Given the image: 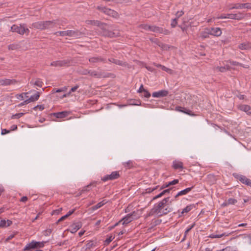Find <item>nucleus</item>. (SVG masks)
<instances>
[{"label": "nucleus", "mask_w": 251, "mask_h": 251, "mask_svg": "<svg viewBox=\"0 0 251 251\" xmlns=\"http://www.w3.org/2000/svg\"><path fill=\"white\" fill-rule=\"evenodd\" d=\"M143 93L144 97L149 98L151 97V94L146 89L145 91H144Z\"/></svg>", "instance_id": "nucleus-54"}, {"label": "nucleus", "mask_w": 251, "mask_h": 251, "mask_svg": "<svg viewBox=\"0 0 251 251\" xmlns=\"http://www.w3.org/2000/svg\"><path fill=\"white\" fill-rule=\"evenodd\" d=\"M62 208H59L57 209H56V210H54L52 211L51 212V215H57L58 214H59V213L62 211Z\"/></svg>", "instance_id": "nucleus-49"}, {"label": "nucleus", "mask_w": 251, "mask_h": 251, "mask_svg": "<svg viewBox=\"0 0 251 251\" xmlns=\"http://www.w3.org/2000/svg\"><path fill=\"white\" fill-rule=\"evenodd\" d=\"M52 232V230L51 229H48L44 231V235L49 236Z\"/></svg>", "instance_id": "nucleus-60"}, {"label": "nucleus", "mask_w": 251, "mask_h": 251, "mask_svg": "<svg viewBox=\"0 0 251 251\" xmlns=\"http://www.w3.org/2000/svg\"><path fill=\"white\" fill-rule=\"evenodd\" d=\"M145 90H146V89H144L143 85L142 84L140 86L139 90H138V92L139 93H143L144 91H145Z\"/></svg>", "instance_id": "nucleus-61"}, {"label": "nucleus", "mask_w": 251, "mask_h": 251, "mask_svg": "<svg viewBox=\"0 0 251 251\" xmlns=\"http://www.w3.org/2000/svg\"><path fill=\"white\" fill-rule=\"evenodd\" d=\"M195 225V224L194 223L192 225H191L188 228H187L185 230V235H184V237L183 238V240L184 239L185 237L186 236V235L187 234V233L194 227Z\"/></svg>", "instance_id": "nucleus-42"}, {"label": "nucleus", "mask_w": 251, "mask_h": 251, "mask_svg": "<svg viewBox=\"0 0 251 251\" xmlns=\"http://www.w3.org/2000/svg\"><path fill=\"white\" fill-rule=\"evenodd\" d=\"M250 3H235V4H230L227 6L228 9L229 10L233 9H242V8H250L251 7L250 6Z\"/></svg>", "instance_id": "nucleus-7"}, {"label": "nucleus", "mask_w": 251, "mask_h": 251, "mask_svg": "<svg viewBox=\"0 0 251 251\" xmlns=\"http://www.w3.org/2000/svg\"><path fill=\"white\" fill-rule=\"evenodd\" d=\"M238 109L246 112L248 115L251 116V107L247 104H240L238 107Z\"/></svg>", "instance_id": "nucleus-16"}, {"label": "nucleus", "mask_w": 251, "mask_h": 251, "mask_svg": "<svg viewBox=\"0 0 251 251\" xmlns=\"http://www.w3.org/2000/svg\"><path fill=\"white\" fill-rule=\"evenodd\" d=\"M227 18L233 20H241L245 17L243 13L238 12L237 14H227Z\"/></svg>", "instance_id": "nucleus-11"}, {"label": "nucleus", "mask_w": 251, "mask_h": 251, "mask_svg": "<svg viewBox=\"0 0 251 251\" xmlns=\"http://www.w3.org/2000/svg\"><path fill=\"white\" fill-rule=\"evenodd\" d=\"M237 202V201L233 198H229L227 200V204H235Z\"/></svg>", "instance_id": "nucleus-37"}, {"label": "nucleus", "mask_w": 251, "mask_h": 251, "mask_svg": "<svg viewBox=\"0 0 251 251\" xmlns=\"http://www.w3.org/2000/svg\"><path fill=\"white\" fill-rule=\"evenodd\" d=\"M46 242H37L32 241L30 243L26 245L24 249V251H29L31 249H35L38 248H41L44 247Z\"/></svg>", "instance_id": "nucleus-4"}, {"label": "nucleus", "mask_w": 251, "mask_h": 251, "mask_svg": "<svg viewBox=\"0 0 251 251\" xmlns=\"http://www.w3.org/2000/svg\"><path fill=\"white\" fill-rule=\"evenodd\" d=\"M11 30L21 35H23L24 33L28 34L29 32V30L27 28H25V24L20 25V26L13 25L11 27Z\"/></svg>", "instance_id": "nucleus-3"}, {"label": "nucleus", "mask_w": 251, "mask_h": 251, "mask_svg": "<svg viewBox=\"0 0 251 251\" xmlns=\"http://www.w3.org/2000/svg\"><path fill=\"white\" fill-rule=\"evenodd\" d=\"M17 82L15 79H9L7 78L0 79V85L8 86L15 84Z\"/></svg>", "instance_id": "nucleus-14"}, {"label": "nucleus", "mask_w": 251, "mask_h": 251, "mask_svg": "<svg viewBox=\"0 0 251 251\" xmlns=\"http://www.w3.org/2000/svg\"><path fill=\"white\" fill-rule=\"evenodd\" d=\"M161 220H159V219L155 220L154 221H152V222L151 223L152 226H151L152 227L153 226L158 225L161 223Z\"/></svg>", "instance_id": "nucleus-46"}, {"label": "nucleus", "mask_w": 251, "mask_h": 251, "mask_svg": "<svg viewBox=\"0 0 251 251\" xmlns=\"http://www.w3.org/2000/svg\"><path fill=\"white\" fill-rule=\"evenodd\" d=\"M168 93L169 92L167 90H161L153 92L152 95V97L154 98H161L167 96Z\"/></svg>", "instance_id": "nucleus-17"}, {"label": "nucleus", "mask_w": 251, "mask_h": 251, "mask_svg": "<svg viewBox=\"0 0 251 251\" xmlns=\"http://www.w3.org/2000/svg\"><path fill=\"white\" fill-rule=\"evenodd\" d=\"M123 166L126 169H130L133 167V162L131 160H129L123 163Z\"/></svg>", "instance_id": "nucleus-33"}, {"label": "nucleus", "mask_w": 251, "mask_h": 251, "mask_svg": "<svg viewBox=\"0 0 251 251\" xmlns=\"http://www.w3.org/2000/svg\"><path fill=\"white\" fill-rule=\"evenodd\" d=\"M20 48V46L18 44H12L8 46V49L9 50H15Z\"/></svg>", "instance_id": "nucleus-34"}, {"label": "nucleus", "mask_w": 251, "mask_h": 251, "mask_svg": "<svg viewBox=\"0 0 251 251\" xmlns=\"http://www.w3.org/2000/svg\"><path fill=\"white\" fill-rule=\"evenodd\" d=\"M177 24V18H175L172 20L171 25V27L174 28L176 26Z\"/></svg>", "instance_id": "nucleus-43"}, {"label": "nucleus", "mask_w": 251, "mask_h": 251, "mask_svg": "<svg viewBox=\"0 0 251 251\" xmlns=\"http://www.w3.org/2000/svg\"><path fill=\"white\" fill-rule=\"evenodd\" d=\"M184 110H183V113L188 114L189 115H195L192 113V111L189 109H187L186 108H183Z\"/></svg>", "instance_id": "nucleus-51"}, {"label": "nucleus", "mask_w": 251, "mask_h": 251, "mask_svg": "<svg viewBox=\"0 0 251 251\" xmlns=\"http://www.w3.org/2000/svg\"><path fill=\"white\" fill-rule=\"evenodd\" d=\"M195 207L194 204H190L187 205L186 207H185L181 212V214L179 215V217H181L182 214L186 213H188L192 209Z\"/></svg>", "instance_id": "nucleus-26"}, {"label": "nucleus", "mask_w": 251, "mask_h": 251, "mask_svg": "<svg viewBox=\"0 0 251 251\" xmlns=\"http://www.w3.org/2000/svg\"><path fill=\"white\" fill-rule=\"evenodd\" d=\"M178 179H174L172 181L169 182L166 185V187H169L171 185H175L178 183Z\"/></svg>", "instance_id": "nucleus-40"}, {"label": "nucleus", "mask_w": 251, "mask_h": 251, "mask_svg": "<svg viewBox=\"0 0 251 251\" xmlns=\"http://www.w3.org/2000/svg\"><path fill=\"white\" fill-rule=\"evenodd\" d=\"M56 34H59L61 36H68L70 37H74L77 38L81 35V32L79 31L78 30H67V31H58L56 32Z\"/></svg>", "instance_id": "nucleus-5"}, {"label": "nucleus", "mask_w": 251, "mask_h": 251, "mask_svg": "<svg viewBox=\"0 0 251 251\" xmlns=\"http://www.w3.org/2000/svg\"><path fill=\"white\" fill-rule=\"evenodd\" d=\"M169 200L170 197H168L155 203L147 215V217L154 215H156L158 217H162L172 212L173 210V208L171 206L172 201Z\"/></svg>", "instance_id": "nucleus-1"}, {"label": "nucleus", "mask_w": 251, "mask_h": 251, "mask_svg": "<svg viewBox=\"0 0 251 251\" xmlns=\"http://www.w3.org/2000/svg\"><path fill=\"white\" fill-rule=\"evenodd\" d=\"M43 22L44 29L55 27L57 24V20L47 21Z\"/></svg>", "instance_id": "nucleus-12"}, {"label": "nucleus", "mask_w": 251, "mask_h": 251, "mask_svg": "<svg viewBox=\"0 0 251 251\" xmlns=\"http://www.w3.org/2000/svg\"><path fill=\"white\" fill-rule=\"evenodd\" d=\"M209 34L215 36H219L222 34V31L219 27H213L209 29Z\"/></svg>", "instance_id": "nucleus-18"}, {"label": "nucleus", "mask_w": 251, "mask_h": 251, "mask_svg": "<svg viewBox=\"0 0 251 251\" xmlns=\"http://www.w3.org/2000/svg\"><path fill=\"white\" fill-rule=\"evenodd\" d=\"M70 63V61L67 59L53 61L50 63V65L55 67H63L68 66Z\"/></svg>", "instance_id": "nucleus-10"}, {"label": "nucleus", "mask_w": 251, "mask_h": 251, "mask_svg": "<svg viewBox=\"0 0 251 251\" xmlns=\"http://www.w3.org/2000/svg\"><path fill=\"white\" fill-rule=\"evenodd\" d=\"M237 178L242 183L251 187V180L243 175H237Z\"/></svg>", "instance_id": "nucleus-13"}, {"label": "nucleus", "mask_w": 251, "mask_h": 251, "mask_svg": "<svg viewBox=\"0 0 251 251\" xmlns=\"http://www.w3.org/2000/svg\"><path fill=\"white\" fill-rule=\"evenodd\" d=\"M6 227V221L5 220H1L0 222V227Z\"/></svg>", "instance_id": "nucleus-53"}, {"label": "nucleus", "mask_w": 251, "mask_h": 251, "mask_svg": "<svg viewBox=\"0 0 251 251\" xmlns=\"http://www.w3.org/2000/svg\"><path fill=\"white\" fill-rule=\"evenodd\" d=\"M82 227V224L81 222H77L74 223L71 226V231L73 233L76 232L78 229Z\"/></svg>", "instance_id": "nucleus-21"}, {"label": "nucleus", "mask_w": 251, "mask_h": 251, "mask_svg": "<svg viewBox=\"0 0 251 251\" xmlns=\"http://www.w3.org/2000/svg\"><path fill=\"white\" fill-rule=\"evenodd\" d=\"M68 218L67 216L66 215L61 217L57 221L56 224H58L60 222H62L67 219Z\"/></svg>", "instance_id": "nucleus-59"}, {"label": "nucleus", "mask_w": 251, "mask_h": 251, "mask_svg": "<svg viewBox=\"0 0 251 251\" xmlns=\"http://www.w3.org/2000/svg\"><path fill=\"white\" fill-rule=\"evenodd\" d=\"M30 84L32 85H34L39 87H42L43 84V82L41 80L40 78H37L35 81L33 80H32L30 81Z\"/></svg>", "instance_id": "nucleus-29"}, {"label": "nucleus", "mask_w": 251, "mask_h": 251, "mask_svg": "<svg viewBox=\"0 0 251 251\" xmlns=\"http://www.w3.org/2000/svg\"><path fill=\"white\" fill-rule=\"evenodd\" d=\"M89 61L91 63H98L100 62H102L104 63H105L106 62V59L103 58L101 56H94L92 57H91L89 59Z\"/></svg>", "instance_id": "nucleus-19"}, {"label": "nucleus", "mask_w": 251, "mask_h": 251, "mask_svg": "<svg viewBox=\"0 0 251 251\" xmlns=\"http://www.w3.org/2000/svg\"><path fill=\"white\" fill-rule=\"evenodd\" d=\"M193 188H194V186H192L191 187H188V188L185 189L184 190L180 191L175 196V198L176 199L179 196L187 194L189 192H190L192 190V189Z\"/></svg>", "instance_id": "nucleus-24"}, {"label": "nucleus", "mask_w": 251, "mask_h": 251, "mask_svg": "<svg viewBox=\"0 0 251 251\" xmlns=\"http://www.w3.org/2000/svg\"><path fill=\"white\" fill-rule=\"evenodd\" d=\"M238 48L242 50H248L251 49V43L244 42L238 45Z\"/></svg>", "instance_id": "nucleus-23"}, {"label": "nucleus", "mask_w": 251, "mask_h": 251, "mask_svg": "<svg viewBox=\"0 0 251 251\" xmlns=\"http://www.w3.org/2000/svg\"><path fill=\"white\" fill-rule=\"evenodd\" d=\"M150 40L151 42L154 43L158 46L159 45H160V44L161 43V42L158 39L156 38H151Z\"/></svg>", "instance_id": "nucleus-45"}, {"label": "nucleus", "mask_w": 251, "mask_h": 251, "mask_svg": "<svg viewBox=\"0 0 251 251\" xmlns=\"http://www.w3.org/2000/svg\"><path fill=\"white\" fill-rule=\"evenodd\" d=\"M40 97V93L37 92L35 95L31 96L29 99L30 102L37 100Z\"/></svg>", "instance_id": "nucleus-32"}, {"label": "nucleus", "mask_w": 251, "mask_h": 251, "mask_svg": "<svg viewBox=\"0 0 251 251\" xmlns=\"http://www.w3.org/2000/svg\"><path fill=\"white\" fill-rule=\"evenodd\" d=\"M108 61L109 62H112L115 64H117V65H118L120 66H125V67H127L128 68H131V66L129 65L128 63H127L126 62H123L119 60L115 59L114 58H109Z\"/></svg>", "instance_id": "nucleus-15"}, {"label": "nucleus", "mask_w": 251, "mask_h": 251, "mask_svg": "<svg viewBox=\"0 0 251 251\" xmlns=\"http://www.w3.org/2000/svg\"><path fill=\"white\" fill-rule=\"evenodd\" d=\"M26 94H27V93H22L21 94L18 95L17 98L18 99H21L22 100H23L24 99V95H26Z\"/></svg>", "instance_id": "nucleus-63"}, {"label": "nucleus", "mask_w": 251, "mask_h": 251, "mask_svg": "<svg viewBox=\"0 0 251 251\" xmlns=\"http://www.w3.org/2000/svg\"><path fill=\"white\" fill-rule=\"evenodd\" d=\"M229 63H230V64H231L232 65H234V66H243L242 64L241 63H239L238 62H236V61L229 60Z\"/></svg>", "instance_id": "nucleus-50"}, {"label": "nucleus", "mask_w": 251, "mask_h": 251, "mask_svg": "<svg viewBox=\"0 0 251 251\" xmlns=\"http://www.w3.org/2000/svg\"><path fill=\"white\" fill-rule=\"evenodd\" d=\"M159 47H160L162 50H166L173 47L172 46H170L167 44H163L162 42H161L160 45H159Z\"/></svg>", "instance_id": "nucleus-35"}, {"label": "nucleus", "mask_w": 251, "mask_h": 251, "mask_svg": "<svg viewBox=\"0 0 251 251\" xmlns=\"http://www.w3.org/2000/svg\"><path fill=\"white\" fill-rule=\"evenodd\" d=\"M134 219V217H132L131 215L129 214L126 215L125 217H124L121 220L119 221V222H122L123 225H126L131 221H132Z\"/></svg>", "instance_id": "nucleus-20"}, {"label": "nucleus", "mask_w": 251, "mask_h": 251, "mask_svg": "<svg viewBox=\"0 0 251 251\" xmlns=\"http://www.w3.org/2000/svg\"><path fill=\"white\" fill-rule=\"evenodd\" d=\"M33 27L41 30H44V25L43 22H38L33 23L32 25Z\"/></svg>", "instance_id": "nucleus-28"}, {"label": "nucleus", "mask_w": 251, "mask_h": 251, "mask_svg": "<svg viewBox=\"0 0 251 251\" xmlns=\"http://www.w3.org/2000/svg\"><path fill=\"white\" fill-rule=\"evenodd\" d=\"M53 115L57 118H63L68 116V112L67 111H62V112L54 113H53Z\"/></svg>", "instance_id": "nucleus-27"}, {"label": "nucleus", "mask_w": 251, "mask_h": 251, "mask_svg": "<svg viewBox=\"0 0 251 251\" xmlns=\"http://www.w3.org/2000/svg\"><path fill=\"white\" fill-rule=\"evenodd\" d=\"M87 23L88 25H93L99 26L100 28H101V26L105 25V23H102L98 20H88L87 21Z\"/></svg>", "instance_id": "nucleus-22"}, {"label": "nucleus", "mask_w": 251, "mask_h": 251, "mask_svg": "<svg viewBox=\"0 0 251 251\" xmlns=\"http://www.w3.org/2000/svg\"><path fill=\"white\" fill-rule=\"evenodd\" d=\"M66 90V88H64V89H56L55 88H54L52 89V93H60L61 92H64V91H65Z\"/></svg>", "instance_id": "nucleus-44"}, {"label": "nucleus", "mask_w": 251, "mask_h": 251, "mask_svg": "<svg viewBox=\"0 0 251 251\" xmlns=\"http://www.w3.org/2000/svg\"><path fill=\"white\" fill-rule=\"evenodd\" d=\"M114 238V237H112V236H110L109 238H107L104 241V245L109 244Z\"/></svg>", "instance_id": "nucleus-48"}, {"label": "nucleus", "mask_w": 251, "mask_h": 251, "mask_svg": "<svg viewBox=\"0 0 251 251\" xmlns=\"http://www.w3.org/2000/svg\"><path fill=\"white\" fill-rule=\"evenodd\" d=\"M140 27L144 29H145L146 30H150L151 31V25H147V24H143V25H140Z\"/></svg>", "instance_id": "nucleus-38"}, {"label": "nucleus", "mask_w": 251, "mask_h": 251, "mask_svg": "<svg viewBox=\"0 0 251 251\" xmlns=\"http://www.w3.org/2000/svg\"><path fill=\"white\" fill-rule=\"evenodd\" d=\"M106 203H107V201H106V200H104L102 201H101L99 202L96 205L92 207L91 209L93 210H97L98 208H99L101 207V206H102L103 205H104Z\"/></svg>", "instance_id": "nucleus-30"}, {"label": "nucleus", "mask_w": 251, "mask_h": 251, "mask_svg": "<svg viewBox=\"0 0 251 251\" xmlns=\"http://www.w3.org/2000/svg\"><path fill=\"white\" fill-rule=\"evenodd\" d=\"M94 246V244L93 242V241H90L86 245V249H90V248H91L92 247H93Z\"/></svg>", "instance_id": "nucleus-52"}, {"label": "nucleus", "mask_w": 251, "mask_h": 251, "mask_svg": "<svg viewBox=\"0 0 251 251\" xmlns=\"http://www.w3.org/2000/svg\"><path fill=\"white\" fill-rule=\"evenodd\" d=\"M173 167L176 170L182 169L183 168V164L182 162L174 161L173 163Z\"/></svg>", "instance_id": "nucleus-25"}, {"label": "nucleus", "mask_w": 251, "mask_h": 251, "mask_svg": "<svg viewBox=\"0 0 251 251\" xmlns=\"http://www.w3.org/2000/svg\"><path fill=\"white\" fill-rule=\"evenodd\" d=\"M97 8L100 11L114 18H116L118 15L116 11L105 7L98 6Z\"/></svg>", "instance_id": "nucleus-6"}, {"label": "nucleus", "mask_w": 251, "mask_h": 251, "mask_svg": "<svg viewBox=\"0 0 251 251\" xmlns=\"http://www.w3.org/2000/svg\"><path fill=\"white\" fill-rule=\"evenodd\" d=\"M151 31L159 33H163L165 35H169L170 34V31L166 29H164L162 27L156 26L155 25H151Z\"/></svg>", "instance_id": "nucleus-9"}, {"label": "nucleus", "mask_w": 251, "mask_h": 251, "mask_svg": "<svg viewBox=\"0 0 251 251\" xmlns=\"http://www.w3.org/2000/svg\"><path fill=\"white\" fill-rule=\"evenodd\" d=\"M34 110H36L37 109H39L40 110L42 111L44 109V106L43 105H37L35 106L33 108Z\"/></svg>", "instance_id": "nucleus-56"}, {"label": "nucleus", "mask_w": 251, "mask_h": 251, "mask_svg": "<svg viewBox=\"0 0 251 251\" xmlns=\"http://www.w3.org/2000/svg\"><path fill=\"white\" fill-rule=\"evenodd\" d=\"M225 235V233H223L221 234H212L210 235V237L212 238H221V237L224 236Z\"/></svg>", "instance_id": "nucleus-41"}, {"label": "nucleus", "mask_w": 251, "mask_h": 251, "mask_svg": "<svg viewBox=\"0 0 251 251\" xmlns=\"http://www.w3.org/2000/svg\"><path fill=\"white\" fill-rule=\"evenodd\" d=\"M91 186V184H90L89 185H88L86 186H85L84 187H83V188L82 189V190H81V193H83L85 191H89V187Z\"/></svg>", "instance_id": "nucleus-62"}, {"label": "nucleus", "mask_w": 251, "mask_h": 251, "mask_svg": "<svg viewBox=\"0 0 251 251\" xmlns=\"http://www.w3.org/2000/svg\"><path fill=\"white\" fill-rule=\"evenodd\" d=\"M209 34H209V31L208 32H202L201 34V37L202 39L207 38L209 37Z\"/></svg>", "instance_id": "nucleus-47"}, {"label": "nucleus", "mask_w": 251, "mask_h": 251, "mask_svg": "<svg viewBox=\"0 0 251 251\" xmlns=\"http://www.w3.org/2000/svg\"><path fill=\"white\" fill-rule=\"evenodd\" d=\"M230 67L229 66L226 67H217L216 69H218V70L221 72H225L227 70H229Z\"/></svg>", "instance_id": "nucleus-36"}, {"label": "nucleus", "mask_w": 251, "mask_h": 251, "mask_svg": "<svg viewBox=\"0 0 251 251\" xmlns=\"http://www.w3.org/2000/svg\"><path fill=\"white\" fill-rule=\"evenodd\" d=\"M79 87V86L76 85L75 86L72 87L70 90V91L68 94H65L62 95V96H60L59 98L60 99H63L64 98L67 97V96H69L71 92H75Z\"/></svg>", "instance_id": "nucleus-31"}, {"label": "nucleus", "mask_w": 251, "mask_h": 251, "mask_svg": "<svg viewBox=\"0 0 251 251\" xmlns=\"http://www.w3.org/2000/svg\"><path fill=\"white\" fill-rule=\"evenodd\" d=\"M183 14H184V12L182 11H177L176 14V18H177V19H178L179 17H180L182 15H183Z\"/></svg>", "instance_id": "nucleus-55"}, {"label": "nucleus", "mask_w": 251, "mask_h": 251, "mask_svg": "<svg viewBox=\"0 0 251 251\" xmlns=\"http://www.w3.org/2000/svg\"><path fill=\"white\" fill-rule=\"evenodd\" d=\"M101 35L104 37L114 38L120 36L119 31L114 29V26L112 25H108L105 23V25L101 26Z\"/></svg>", "instance_id": "nucleus-2"}, {"label": "nucleus", "mask_w": 251, "mask_h": 251, "mask_svg": "<svg viewBox=\"0 0 251 251\" xmlns=\"http://www.w3.org/2000/svg\"><path fill=\"white\" fill-rule=\"evenodd\" d=\"M24 115V113H17L14 115H13L11 116V119H19L21 117H22Z\"/></svg>", "instance_id": "nucleus-39"}, {"label": "nucleus", "mask_w": 251, "mask_h": 251, "mask_svg": "<svg viewBox=\"0 0 251 251\" xmlns=\"http://www.w3.org/2000/svg\"><path fill=\"white\" fill-rule=\"evenodd\" d=\"M130 0H111V1H113L117 3H123L124 2H127Z\"/></svg>", "instance_id": "nucleus-58"}, {"label": "nucleus", "mask_w": 251, "mask_h": 251, "mask_svg": "<svg viewBox=\"0 0 251 251\" xmlns=\"http://www.w3.org/2000/svg\"><path fill=\"white\" fill-rule=\"evenodd\" d=\"M165 195L163 191L161 192L160 194H159L158 195H156V196L154 197L152 199V200H156L158 198H159L161 197H162L163 196H164Z\"/></svg>", "instance_id": "nucleus-57"}, {"label": "nucleus", "mask_w": 251, "mask_h": 251, "mask_svg": "<svg viewBox=\"0 0 251 251\" xmlns=\"http://www.w3.org/2000/svg\"><path fill=\"white\" fill-rule=\"evenodd\" d=\"M10 130H8L6 129H1V134L2 135H5L6 134L10 133Z\"/></svg>", "instance_id": "nucleus-64"}, {"label": "nucleus", "mask_w": 251, "mask_h": 251, "mask_svg": "<svg viewBox=\"0 0 251 251\" xmlns=\"http://www.w3.org/2000/svg\"><path fill=\"white\" fill-rule=\"evenodd\" d=\"M120 177L119 173L118 171H114L112 172L110 175H108L101 178L103 181H106L109 180H113L117 179Z\"/></svg>", "instance_id": "nucleus-8"}]
</instances>
